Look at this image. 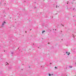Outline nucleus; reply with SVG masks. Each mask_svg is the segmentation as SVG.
Here are the masks:
<instances>
[{
	"mask_svg": "<svg viewBox=\"0 0 76 76\" xmlns=\"http://www.w3.org/2000/svg\"><path fill=\"white\" fill-rule=\"evenodd\" d=\"M57 6H56V7H57Z\"/></svg>",
	"mask_w": 76,
	"mask_h": 76,
	"instance_id": "obj_15",
	"label": "nucleus"
},
{
	"mask_svg": "<svg viewBox=\"0 0 76 76\" xmlns=\"http://www.w3.org/2000/svg\"><path fill=\"white\" fill-rule=\"evenodd\" d=\"M68 3H69V2H67V4H68Z\"/></svg>",
	"mask_w": 76,
	"mask_h": 76,
	"instance_id": "obj_6",
	"label": "nucleus"
},
{
	"mask_svg": "<svg viewBox=\"0 0 76 76\" xmlns=\"http://www.w3.org/2000/svg\"><path fill=\"white\" fill-rule=\"evenodd\" d=\"M4 25V23H3L2 24V25Z\"/></svg>",
	"mask_w": 76,
	"mask_h": 76,
	"instance_id": "obj_7",
	"label": "nucleus"
},
{
	"mask_svg": "<svg viewBox=\"0 0 76 76\" xmlns=\"http://www.w3.org/2000/svg\"><path fill=\"white\" fill-rule=\"evenodd\" d=\"M55 31H56V29H55Z\"/></svg>",
	"mask_w": 76,
	"mask_h": 76,
	"instance_id": "obj_10",
	"label": "nucleus"
},
{
	"mask_svg": "<svg viewBox=\"0 0 76 76\" xmlns=\"http://www.w3.org/2000/svg\"><path fill=\"white\" fill-rule=\"evenodd\" d=\"M55 69H57V67H55Z\"/></svg>",
	"mask_w": 76,
	"mask_h": 76,
	"instance_id": "obj_3",
	"label": "nucleus"
},
{
	"mask_svg": "<svg viewBox=\"0 0 76 76\" xmlns=\"http://www.w3.org/2000/svg\"><path fill=\"white\" fill-rule=\"evenodd\" d=\"M6 65H7V64H6Z\"/></svg>",
	"mask_w": 76,
	"mask_h": 76,
	"instance_id": "obj_14",
	"label": "nucleus"
},
{
	"mask_svg": "<svg viewBox=\"0 0 76 76\" xmlns=\"http://www.w3.org/2000/svg\"><path fill=\"white\" fill-rule=\"evenodd\" d=\"M48 44H50V43H48Z\"/></svg>",
	"mask_w": 76,
	"mask_h": 76,
	"instance_id": "obj_11",
	"label": "nucleus"
},
{
	"mask_svg": "<svg viewBox=\"0 0 76 76\" xmlns=\"http://www.w3.org/2000/svg\"><path fill=\"white\" fill-rule=\"evenodd\" d=\"M7 64H8V65L9 64L7 63Z\"/></svg>",
	"mask_w": 76,
	"mask_h": 76,
	"instance_id": "obj_9",
	"label": "nucleus"
},
{
	"mask_svg": "<svg viewBox=\"0 0 76 76\" xmlns=\"http://www.w3.org/2000/svg\"><path fill=\"white\" fill-rule=\"evenodd\" d=\"M25 32H26V31Z\"/></svg>",
	"mask_w": 76,
	"mask_h": 76,
	"instance_id": "obj_13",
	"label": "nucleus"
},
{
	"mask_svg": "<svg viewBox=\"0 0 76 76\" xmlns=\"http://www.w3.org/2000/svg\"><path fill=\"white\" fill-rule=\"evenodd\" d=\"M4 23H5V22H4Z\"/></svg>",
	"mask_w": 76,
	"mask_h": 76,
	"instance_id": "obj_8",
	"label": "nucleus"
},
{
	"mask_svg": "<svg viewBox=\"0 0 76 76\" xmlns=\"http://www.w3.org/2000/svg\"><path fill=\"white\" fill-rule=\"evenodd\" d=\"M50 64H51V63H50Z\"/></svg>",
	"mask_w": 76,
	"mask_h": 76,
	"instance_id": "obj_18",
	"label": "nucleus"
},
{
	"mask_svg": "<svg viewBox=\"0 0 76 76\" xmlns=\"http://www.w3.org/2000/svg\"><path fill=\"white\" fill-rule=\"evenodd\" d=\"M49 76H51V74H49Z\"/></svg>",
	"mask_w": 76,
	"mask_h": 76,
	"instance_id": "obj_2",
	"label": "nucleus"
},
{
	"mask_svg": "<svg viewBox=\"0 0 76 76\" xmlns=\"http://www.w3.org/2000/svg\"><path fill=\"white\" fill-rule=\"evenodd\" d=\"M31 29H30V31H31Z\"/></svg>",
	"mask_w": 76,
	"mask_h": 76,
	"instance_id": "obj_12",
	"label": "nucleus"
},
{
	"mask_svg": "<svg viewBox=\"0 0 76 76\" xmlns=\"http://www.w3.org/2000/svg\"><path fill=\"white\" fill-rule=\"evenodd\" d=\"M73 10H74V9Z\"/></svg>",
	"mask_w": 76,
	"mask_h": 76,
	"instance_id": "obj_19",
	"label": "nucleus"
},
{
	"mask_svg": "<svg viewBox=\"0 0 76 76\" xmlns=\"http://www.w3.org/2000/svg\"><path fill=\"white\" fill-rule=\"evenodd\" d=\"M66 54H67V53H68V52H66Z\"/></svg>",
	"mask_w": 76,
	"mask_h": 76,
	"instance_id": "obj_5",
	"label": "nucleus"
},
{
	"mask_svg": "<svg viewBox=\"0 0 76 76\" xmlns=\"http://www.w3.org/2000/svg\"><path fill=\"white\" fill-rule=\"evenodd\" d=\"M53 30H54L53 29Z\"/></svg>",
	"mask_w": 76,
	"mask_h": 76,
	"instance_id": "obj_16",
	"label": "nucleus"
},
{
	"mask_svg": "<svg viewBox=\"0 0 76 76\" xmlns=\"http://www.w3.org/2000/svg\"><path fill=\"white\" fill-rule=\"evenodd\" d=\"M33 44V45H34V44Z\"/></svg>",
	"mask_w": 76,
	"mask_h": 76,
	"instance_id": "obj_17",
	"label": "nucleus"
},
{
	"mask_svg": "<svg viewBox=\"0 0 76 76\" xmlns=\"http://www.w3.org/2000/svg\"><path fill=\"white\" fill-rule=\"evenodd\" d=\"M45 32V31H42V34H43L44 33V32Z\"/></svg>",
	"mask_w": 76,
	"mask_h": 76,
	"instance_id": "obj_1",
	"label": "nucleus"
},
{
	"mask_svg": "<svg viewBox=\"0 0 76 76\" xmlns=\"http://www.w3.org/2000/svg\"><path fill=\"white\" fill-rule=\"evenodd\" d=\"M69 54H70V53H69L68 54V55H69Z\"/></svg>",
	"mask_w": 76,
	"mask_h": 76,
	"instance_id": "obj_4",
	"label": "nucleus"
}]
</instances>
